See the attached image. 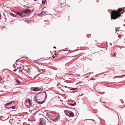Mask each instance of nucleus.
<instances>
[{
  "label": "nucleus",
  "mask_w": 125,
  "mask_h": 125,
  "mask_svg": "<svg viewBox=\"0 0 125 125\" xmlns=\"http://www.w3.org/2000/svg\"><path fill=\"white\" fill-rule=\"evenodd\" d=\"M124 11L121 8H119L117 10H113L111 12V18L112 19L115 20L121 16Z\"/></svg>",
  "instance_id": "f257e3e1"
},
{
  "label": "nucleus",
  "mask_w": 125,
  "mask_h": 125,
  "mask_svg": "<svg viewBox=\"0 0 125 125\" xmlns=\"http://www.w3.org/2000/svg\"><path fill=\"white\" fill-rule=\"evenodd\" d=\"M23 67V69H24L26 71V72H27L28 73H30V66H27V65L22 66V67Z\"/></svg>",
  "instance_id": "f03ea898"
},
{
  "label": "nucleus",
  "mask_w": 125,
  "mask_h": 125,
  "mask_svg": "<svg viewBox=\"0 0 125 125\" xmlns=\"http://www.w3.org/2000/svg\"><path fill=\"white\" fill-rule=\"evenodd\" d=\"M31 90H32L33 91H37L40 90L42 91L43 90V89H42L40 87H31Z\"/></svg>",
  "instance_id": "7ed1b4c3"
},
{
  "label": "nucleus",
  "mask_w": 125,
  "mask_h": 125,
  "mask_svg": "<svg viewBox=\"0 0 125 125\" xmlns=\"http://www.w3.org/2000/svg\"><path fill=\"white\" fill-rule=\"evenodd\" d=\"M31 10L28 9H26L23 10H22L23 12L24 13H26L27 14L31 12Z\"/></svg>",
  "instance_id": "20e7f679"
},
{
  "label": "nucleus",
  "mask_w": 125,
  "mask_h": 125,
  "mask_svg": "<svg viewBox=\"0 0 125 125\" xmlns=\"http://www.w3.org/2000/svg\"><path fill=\"white\" fill-rule=\"evenodd\" d=\"M47 12L46 11H43L41 12V13L39 14V15L41 16L42 17L44 16L45 14Z\"/></svg>",
  "instance_id": "39448f33"
},
{
  "label": "nucleus",
  "mask_w": 125,
  "mask_h": 125,
  "mask_svg": "<svg viewBox=\"0 0 125 125\" xmlns=\"http://www.w3.org/2000/svg\"><path fill=\"white\" fill-rule=\"evenodd\" d=\"M25 102L27 103H29L30 105H31V103L30 99L26 100L25 101Z\"/></svg>",
  "instance_id": "423d86ee"
},
{
  "label": "nucleus",
  "mask_w": 125,
  "mask_h": 125,
  "mask_svg": "<svg viewBox=\"0 0 125 125\" xmlns=\"http://www.w3.org/2000/svg\"><path fill=\"white\" fill-rule=\"evenodd\" d=\"M36 97L35 98V102H37V103H38V104H43L44 102V101H43L42 102H39L37 100V99L36 98Z\"/></svg>",
  "instance_id": "0eeeda50"
},
{
  "label": "nucleus",
  "mask_w": 125,
  "mask_h": 125,
  "mask_svg": "<svg viewBox=\"0 0 125 125\" xmlns=\"http://www.w3.org/2000/svg\"><path fill=\"white\" fill-rule=\"evenodd\" d=\"M16 13L18 15L20 16H23V13H21L19 12H16Z\"/></svg>",
  "instance_id": "6e6552de"
},
{
  "label": "nucleus",
  "mask_w": 125,
  "mask_h": 125,
  "mask_svg": "<svg viewBox=\"0 0 125 125\" xmlns=\"http://www.w3.org/2000/svg\"><path fill=\"white\" fill-rule=\"evenodd\" d=\"M66 5V3L64 2L63 3H61V8H62L64 6Z\"/></svg>",
  "instance_id": "1a4fd4ad"
},
{
  "label": "nucleus",
  "mask_w": 125,
  "mask_h": 125,
  "mask_svg": "<svg viewBox=\"0 0 125 125\" xmlns=\"http://www.w3.org/2000/svg\"><path fill=\"white\" fill-rule=\"evenodd\" d=\"M69 111H68L67 110H64V112L66 115H68L69 114Z\"/></svg>",
  "instance_id": "9d476101"
},
{
  "label": "nucleus",
  "mask_w": 125,
  "mask_h": 125,
  "mask_svg": "<svg viewBox=\"0 0 125 125\" xmlns=\"http://www.w3.org/2000/svg\"><path fill=\"white\" fill-rule=\"evenodd\" d=\"M69 114L72 117H73L74 116V114L71 111H69Z\"/></svg>",
  "instance_id": "9b49d317"
},
{
  "label": "nucleus",
  "mask_w": 125,
  "mask_h": 125,
  "mask_svg": "<svg viewBox=\"0 0 125 125\" xmlns=\"http://www.w3.org/2000/svg\"><path fill=\"white\" fill-rule=\"evenodd\" d=\"M14 102V101H11L8 103H7L5 105H6V106H7L8 105H10L11 104H12V103H13Z\"/></svg>",
  "instance_id": "f8f14e48"
},
{
  "label": "nucleus",
  "mask_w": 125,
  "mask_h": 125,
  "mask_svg": "<svg viewBox=\"0 0 125 125\" xmlns=\"http://www.w3.org/2000/svg\"><path fill=\"white\" fill-rule=\"evenodd\" d=\"M44 124V122L43 120H41L40 123V125H43Z\"/></svg>",
  "instance_id": "ddd939ff"
},
{
  "label": "nucleus",
  "mask_w": 125,
  "mask_h": 125,
  "mask_svg": "<svg viewBox=\"0 0 125 125\" xmlns=\"http://www.w3.org/2000/svg\"><path fill=\"white\" fill-rule=\"evenodd\" d=\"M90 120V122H88V121H87V123H92V121H94V120H93V119H86V120Z\"/></svg>",
  "instance_id": "4468645a"
},
{
  "label": "nucleus",
  "mask_w": 125,
  "mask_h": 125,
  "mask_svg": "<svg viewBox=\"0 0 125 125\" xmlns=\"http://www.w3.org/2000/svg\"><path fill=\"white\" fill-rule=\"evenodd\" d=\"M120 28L119 27H116L115 29V31H117L119 29H120Z\"/></svg>",
  "instance_id": "2eb2a0df"
},
{
  "label": "nucleus",
  "mask_w": 125,
  "mask_h": 125,
  "mask_svg": "<svg viewBox=\"0 0 125 125\" xmlns=\"http://www.w3.org/2000/svg\"><path fill=\"white\" fill-rule=\"evenodd\" d=\"M16 81L17 82V83H21V82L20 81H19L18 79H16Z\"/></svg>",
  "instance_id": "dca6fc26"
},
{
  "label": "nucleus",
  "mask_w": 125,
  "mask_h": 125,
  "mask_svg": "<svg viewBox=\"0 0 125 125\" xmlns=\"http://www.w3.org/2000/svg\"><path fill=\"white\" fill-rule=\"evenodd\" d=\"M42 3L43 4H45L46 3V0H44L42 1Z\"/></svg>",
  "instance_id": "f3484780"
},
{
  "label": "nucleus",
  "mask_w": 125,
  "mask_h": 125,
  "mask_svg": "<svg viewBox=\"0 0 125 125\" xmlns=\"http://www.w3.org/2000/svg\"><path fill=\"white\" fill-rule=\"evenodd\" d=\"M10 14L12 16H13V17H14V16L15 15V14H14L12 13H10Z\"/></svg>",
  "instance_id": "a211bd4d"
},
{
  "label": "nucleus",
  "mask_w": 125,
  "mask_h": 125,
  "mask_svg": "<svg viewBox=\"0 0 125 125\" xmlns=\"http://www.w3.org/2000/svg\"><path fill=\"white\" fill-rule=\"evenodd\" d=\"M26 71L24 70V69H23L21 71V72L22 73H24L25 72V71Z\"/></svg>",
  "instance_id": "6ab92c4d"
},
{
  "label": "nucleus",
  "mask_w": 125,
  "mask_h": 125,
  "mask_svg": "<svg viewBox=\"0 0 125 125\" xmlns=\"http://www.w3.org/2000/svg\"><path fill=\"white\" fill-rule=\"evenodd\" d=\"M58 120V118H56L54 119V121L55 122L56 121H57Z\"/></svg>",
  "instance_id": "aec40b11"
},
{
  "label": "nucleus",
  "mask_w": 125,
  "mask_h": 125,
  "mask_svg": "<svg viewBox=\"0 0 125 125\" xmlns=\"http://www.w3.org/2000/svg\"><path fill=\"white\" fill-rule=\"evenodd\" d=\"M76 89H77L76 88H72L71 89H70V90H75Z\"/></svg>",
  "instance_id": "412c9836"
},
{
  "label": "nucleus",
  "mask_w": 125,
  "mask_h": 125,
  "mask_svg": "<svg viewBox=\"0 0 125 125\" xmlns=\"http://www.w3.org/2000/svg\"><path fill=\"white\" fill-rule=\"evenodd\" d=\"M76 103H74L73 104H71V105H72L73 106L75 105H76Z\"/></svg>",
  "instance_id": "4be33fe9"
},
{
  "label": "nucleus",
  "mask_w": 125,
  "mask_h": 125,
  "mask_svg": "<svg viewBox=\"0 0 125 125\" xmlns=\"http://www.w3.org/2000/svg\"><path fill=\"white\" fill-rule=\"evenodd\" d=\"M15 106H13V107H12V109H15Z\"/></svg>",
  "instance_id": "5701e85b"
},
{
  "label": "nucleus",
  "mask_w": 125,
  "mask_h": 125,
  "mask_svg": "<svg viewBox=\"0 0 125 125\" xmlns=\"http://www.w3.org/2000/svg\"><path fill=\"white\" fill-rule=\"evenodd\" d=\"M116 55V53H115V54L114 55V56L115 57V56Z\"/></svg>",
  "instance_id": "b1692460"
},
{
  "label": "nucleus",
  "mask_w": 125,
  "mask_h": 125,
  "mask_svg": "<svg viewBox=\"0 0 125 125\" xmlns=\"http://www.w3.org/2000/svg\"><path fill=\"white\" fill-rule=\"evenodd\" d=\"M17 69H16L15 70H13L14 71H15V72H16L17 71Z\"/></svg>",
  "instance_id": "393cba45"
},
{
  "label": "nucleus",
  "mask_w": 125,
  "mask_h": 125,
  "mask_svg": "<svg viewBox=\"0 0 125 125\" xmlns=\"http://www.w3.org/2000/svg\"><path fill=\"white\" fill-rule=\"evenodd\" d=\"M17 17V15H15V16H14V17Z\"/></svg>",
  "instance_id": "a878e982"
},
{
  "label": "nucleus",
  "mask_w": 125,
  "mask_h": 125,
  "mask_svg": "<svg viewBox=\"0 0 125 125\" xmlns=\"http://www.w3.org/2000/svg\"><path fill=\"white\" fill-rule=\"evenodd\" d=\"M53 48H56V47H55V46Z\"/></svg>",
  "instance_id": "bb28decb"
},
{
  "label": "nucleus",
  "mask_w": 125,
  "mask_h": 125,
  "mask_svg": "<svg viewBox=\"0 0 125 125\" xmlns=\"http://www.w3.org/2000/svg\"><path fill=\"white\" fill-rule=\"evenodd\" d=\"M53 58H54L55 57H54V56H53Z\"/></svg>",
  "instance_id": "cd10ccee"
},
{
  "label": "nucleus",
  "mask_w": 125,
  "mask_h": 125,
  "mask_svg": "<svg viewBox=\"0 0 125 125\" xmlns=\"http://www.w3.org/2000/svg\"><path fill=\"white\" fill-rule=\"evenodd\" d=\"M34 0V1H35L36 0Z\"/></svg>",
  "instance_id": "c85d7f7f"
},
{
  "label": "nucleus",
  "mask_w": 125,
  "mask_h": 125,
  "mask_svg": "<svg viewBox=\"0 0 125 125\" xmlns=\"http://www.w3.org/2000/svg\"><path fill=\"white\" fill-rule=\"evenodd\" d=\"M22 68V67L21 68Z\"/></svg>",
  "instance_id": "c756f323"
},
{
  "label": "nucleus",
  "mask_w": 125,
  "mask_h": 125,
  "mask_svg": "<svg viewBox=\"0 0 125 125\" xmlns=\"http://www.w3.org/2000/svg\"><path fill=\"white\" fill-rule=\"evenodd\" d=\"M124 8V9H125V8Z\"/></svg>",
  "instance_id": "7c9ffc66"
}]
</instances>
